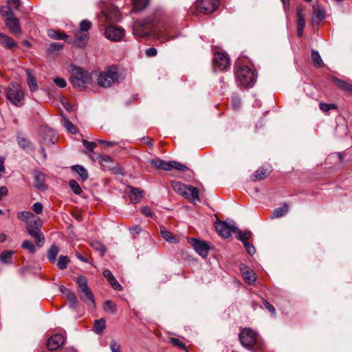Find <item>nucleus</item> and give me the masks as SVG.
I'll use <instances>...</instances> for the list:
<instances>
[{
	"instance_id": "f257e3e1",
	"label": "nucleus",
	"mask_w": 352,
	"mask_h": 352,
	"mask_svg": "<svg viewBox=\"0 0 352 352\" xmlns=\"http://www.w3.org/2000/svg\"><path fill=\"white\" fill-rule=\"evenodd\" d=\"M124 79L122 75L116 67H109L98 75V84L104 88L111 87L115 83H118Z\"/></svg>"
},
{
	"instance_id": "f03ea898",
	"label": "nucleus",
	"mask_w": 352,
	"mask_h": 352,
	"mask_svg": "<svg viewBox=\"0 0 352 352\" xmlns=\"http://www.w3.org/2000/svg\"><path fill=\"white\" fill-rule=\"evenodd\" d=\"M69 71L71 74L70 82L74 87L82 89L91 83L90 74L82 68L71 65Z\"/></svg>"
},
{
	"instance_id": "7ed1b4c3",
	"label": "nucleus",
	"mask_w": 352,
	"mask_h": 352,
	"mask_svg": "<svg viewBox=\"0 0 352 352\" xmlns=\"http://www.w3.org/2000/svg\"><path fill=\"white\" fill-rule=\"evenodd\" d=\"M171 186L175 192L193 202L199 199V191L197 188L187 186L180 182H171Z\"/></svg>"
},
{
	"instance_id": "20e7f679",
	"label": "nucleus",
	"mask_w": 352,
	"mask_h": 352,
	"mask_svg": "<svg viewBox=\"0 0 352 352\" xmlns=\"http://www.w3.org/2000/svg\"><path fill=\"white\" fill-rule=\"evenodd\" d=\"M148 162L151 165L156 167L157 169L166 171L175 169L184 172L189 169L188 167H187L185 164H181L176 161L165 162L160 159H153L148 160Z\"/></svg>"
},
{
	"instance_id": "39448f33",
	"label": "nucleus",
	"mask_w": 352,
	"mask_h": 352,
	"mask_svg": "<svg viewBox=\"0 0 352 352\" xmlns=\"http://www.w3.org/2000/svg\"><path fill=\"white\" fill-rule=\"evenodd\" d=\"M236 78L239 84L244 87L253 86L256 80L254 72L247 66H242L236 70Z\"/></svg>"
},
{
	"instance_id": "423d86ee",
	"label": "nucleus",
	"mask_w": 352,
	"mask_h": 352,
	"mask_svg": "<svg viewBox=\"0 0 352 352\" xmlns=\"http://www.w3.org/2000/svg\"><path fill=\"white\" fill-rule=\"evenodd\" d=\"M80 293V297L86 304H91L95 307L94 294L87 285V280L83 276H78L76 280Z\"/></svg>"
},
{
	"instance_id": "0eeeda50",
	"label": "nucleus",
	"mask_w": 352,
	"mask_h": 352,
	"mask_svg": "<svg viewBox=\"0 0 352 352\" xmlns=\"http://www.w3.org/2000/svg\"><path fill=\"white\" fill-rule=\"evenodd\" d=\"M6 97L12 104L19 107L23 104L24 94L19 84L11 83L7 89Z\"/></svg>"
},
{
	"instance_id": "6e6552de",
	"label": "nucleus",
	"mask_w": 352,
	"mask_h": 352,
	"mask_svg": "<svg viewBox=\"0 0 352 352\" xmlns=\"http://www.w3.org/2000/svg\"><path fill=\"white\" fill-rule=\"evenodd\" d=\"M241 344L245 348L253 346L257 340V333L250 328H244L239 335Z\"/></svg>"
},
{
	"instance_id": "1a4fd4ad",
	"label": "nucleus",
	"mask_w": 352,
	"mask_h": 352,
	"mask_svg": "<svg viewBox=\"0 0 352 352\" xmlns=\"http://www.w3.org/2000/svg\"><path fill=\"white\" fill-rule=\"evenodd\" d=\"M152 31V26L148 20L137 21L133 26V34L138 37L148 36Z\"/></svg>"
},
{
	"instance_id": "9d476101",
	"label": "nucleus",
	"mask_w": 352,
	"mask_h": 352,
	"mask_svg": "<svg viewBox=\"0 0 352 352\" xmlns=\"http://www.w3.org/2000/svg\"><path fill=\"white\" fill-rule=\"evenodd\" d=\"M219 6L217 0H198L197 2V10L204 14L213 12Z\"/></svg>"
},
{
	"instance_id": "9b49d317",
	"label": "nucleus",
	"mask_w": 352,
	"mask_h": 352,
	"mask_svg": "<svg viewBox=\"0 0 352 352\" xmlns=\"http://www.w3.org/2000/svg\"><path fill=\"white\" fill-rule=\"evenodd\" d=\"M125 31L121 27L109 25L107 27L104 34L107 39L112 41H120L124 36Z\"/></svg>"
},
{
	"instance_id": "f8f14e48",
	"label": "nucleus",
	"mask_w": 352,
	"mask_h": 352,
	"mask_svg": "<svg viewBox=\"0 0 352 352\" xmlns=\"http://www.w3.org/2000/svg\"><path fill=\"white\" fill-rule=\"evenodd\" d=\"M188 243L193 247L196 252L200 256L204 258H206L208 256L210 247L207 243L195 238L189 239Z\"/></svg>"
},
{
	"instance_id": "ddd939ff",
	"label": "nucleus",
	"mask_w": 352,
	"mask_h": 352,
	"mask_svg": "<svg viewBox=\"0 0 352 352\" xmlns=\"http://www.w3.org/2000/svg\"><path fill=\"white\" fill-rule=\"evenodd\" d=\"M230 65L229 58L222 52H215L214 54L213 65L214 69L219 68L220 70H224Z\"/></svg>"
},
{
	"instance_id": "4468645a",
	"label": "nucleus",
	"mask_w": 352,
	"mask_h": 352,
	"mask_svg": "<svg viewBox=\"0 0 352 352\" xmlns=\"http://www.w3.org/2000/svg\"><path fill=\"white\" fill-rule=\"evenodd\" d=\"M216 230L219 235L227 239L231 236L232 233H235L238 228L226 222H220L216 225Z\"/></svg>"
},
{
	"instance_id": "2eb2a0df",
	"label": "nucleus",
	"mask_w": 352,
	"mask_h": 352,
	"mask_svg": "<svg viewBox=\"0 0 352 352\" xmlns=\"http://www.w3.org/2000/svg\"><path fill=\"white\" fill-rule=\"evenodd\" d=\"M65 342V338L60 334H55L51 336L47 343V349L50 351L56 350Z\"/></svg>"
},
{
	"instance_id": "dca6fc26",
	"label": "nucleus",
	"mask_w": 352,
	"mask_h": 352,
	"mask_svg": "<svg viewBox=\"0 0 352 352\" xmlns=\"http://www.w3.org/2000/svg\"><path fill=\"white\" fill-rule=\"evenodd\" d=\"M312 23L314 24H319L324 19V10L318 4H314L312 6Z\"/></svg>"
},
{
	"instance_id": "f3484780",
	"label": "nucleus",
	"mask_w": 352,
	"mask_h": 352,
	"mask_svg": "<svg viewBox=\"0 0 352 352\" xmlns=\"http://www.w3.org/2000/svg\"><path fill=\"white\" fill-rule=\"evenodd\" d=\"M6 24L12 34H19L21 31L19 21L15 16L7 18Z\"/></svg>"
},
{
	"instance_id": "a211bd4d",
	"label": "nucleus",
	"mask_w": 352,
	"mask_h": 352,
	"mask_svg": "<svg viewBox=\"0 0 352 352\" xmlns=\"http://www.w3.org/2000/svg\"><path fill=\"white\" fill-rule=\"evenodd\" d=\"M128 194L131 201L134 203H138L143 197V191L138 188L128 186Z\"/></svg>"
},
{
	"instance_id": "6ab92c4d",
	"label": "nucleus",
	"mask_w": 352,
	"mask_h": 352,
	"mask_svg": "<svg viewBox=\"0 0 352 352\" xmlns=\"http://www.w3.org/2000/svg\"><path fill=\"white\" fill-rule=\"evenodd\" d=\"M87 40V32L77 31L75 33V39L74 40L73 43L78 47H82L86 44Z\"/></svg>"
},
{
	"instance_id": "aec40b11",
	"label": "nucleus",
	"mask_w": 352,
	"mask_h": 352,
	"mask_svg": "<svg viewBox=\"0 0 352 352\" xmlns=\"http://www.w3.org/2000/svg\"><path fill=\"white\" fill-rule=\"evenodd\" d=\"M44 181H45V175L43 173H41L40 172H36L34 173V186L36 188H37L40 190L45 189Z\"/></svg>"
},
{
	"instance_id": "412c9836",
	"label": "nucleus",
	"mask_w": 352,
	"mask_h": 352,
	"mask_svg": "<svg viewBox=\"0 0 352 352\" xmlns=\"http://www.w3.org/2000/svg\"><path fill=\"white\" fill-rule=\"evenodd\" d=\"M26 73L28 75V85L31 91H35L38 89L36 80L34 76L33 71L32 69H27Z\"/></svg>"
},
{
	"instance_id": "4be33fe9",
	"label": "nucleus",
	"mask_w": 352,
	"mask_h": 352,
	"mask_svg": "<svg viewBox=\"0 0 352 352\" xmlns=\"http://www.w3.org/2000/svg\"><path fill=\"white\" fill-rule=\"evenodd\" d=\"M160 233L162 236L168 242L176 243L179 241L176 235L162 228H161Z\"/></svg>"
},
{
	"instance_id": "5701e85b",
	"label": "nucleus",
	"mask_w": 352,
	"mask_h": 352,
	"mask_svg": "<svg viewBox=\"0 0 352 352\" xmlns=\"http://www.w3.org/2000/svg\"><path fill=\"white\" fill-rule=\"evenodd\" d=\"M94 331L96 334L101 335L106 328V321L104 318L96 320L94 322Z\"/></svg>"
},
{
	"instance_id": "b1692460",
	"label": "nucleus",
	"mask_w": 352,
	"mask_h": 352,
	"mask_svg": "<svg viewBox=\"0 0 352 352\" xmlns=\"http://www.w3.org/2000/svg\"><path fill=\"white\" fill-rule=\"evenodd\" d=\"M333 83L342 90L352 92V85L337 78H333Z\"/></svg>"
},
{
	"instance_id": "393cba45",
	"label": "nucleus",
	"mask_w": 352,
	"mask_h": 352,
	"mask_svg": "<svg viewBox=\"0 0 352 352\" xmlns=\"http://www.w3.org/2000/svg\"><path fill=\"white\" fill-rule=\"evenodd\" d=\"M289 210V207L287 204H284L280 208L274 210L271 218H279L285 216Z\"/></svg>"
},
{
	"instance_id": "a878e982",
	"label": "nucleus",
	"mask_w": 352,
	"mask_h": 352,
	"mask_svg": "<svg viewBox=\"0 0 352 352\" xmlns=\"http://www.w3.org/2000/svg\"><path fill=\"white\" fill-rule=\"evenodd\" d=\"M15 252L12 250H4L0 254V261L3 263H11L12 261V256Z\"/></svg>"
},
{
	"instance_id": "bb28decb",
	"label": "nucleus",
	"mask_w": 352,
	"mask_h": 352,
	"mask_svg": "<svg viewBox=\"0 0 352 352\" xmlns=\"http://www.w3.org/2000/svg\"><path fill=\"white\" fill-rule=\"evenodd\" d=\"M59 252V248L56 245H52L47 251V258L51 263H54Z\"/></svg>"
},
{
	"instance_id": "cd10ccee",
	"label": "nucleus",
	"mask_w": 352,
	"mask_h": 352,
	"mask_svg": "<svg viewBox=\"0 0 352 352\" xmlns=\"http://www.w3.org/2000/svg\"><path fill=\"white\" fill-rule=\"evenodd\" d=\"M47 34L50 38H54V39L67 40V38H68V36L66 34L60 32V31H58V30H48Z\"/></svg>"
},
{
	"instance_id": "c85d7f7f",
	"label": "nucleus",
	"mask_w": 352,
	"mask_h": 352,
	"mask_svg": "<svg viewBox=\"0 0 352 352\" xmlns=\"http://www.w3.org/2000/svg\"><path fill=\"white\" fill-rule=\"evenodd\" d=\"M0 41L6 47L8 48H12L16 46L14 41L9 36L0 32Z\"/></svg>"
},
{
	"instance_id": "c756f323",
	"label": "nucleus",
	"mask_w": 352,
	"mask_h": 352,
	"mask_svg": "<svg viewBox=\"0 0 352 352\" xmlns=\"http://www.w3.org/2000/svg\"><path fill=\"white\" fill-rule=\"evenodd\" d=\"M311 59L315 66L317 67H322L324 63L318 51L313 50L311 52Z\"/></svg>"
},
{
	"instance_id": "7c9ffc66",
	"label": "nucleus",
	"mask_w": 352,
	"mask_h": 352,
	"mask_svg": "<svg viewBox=\"0 0 352 352\" xmlns=\"http://www.w3.org/2000/svg\"><path fill=\"white\" fill-rule=\"evenodd\" d=\"M63 47V45L57 43H52L47 48V54H57L62 50Z\"/></svg>"
},
{
	"instance_id": "2f4dec72",
	"label": "nucleus",
	"mask_w": 352,
	"mask_h": 352,
	"mask_svg": "<svg viewBox=\"0 0 352 352\" xmlns=\"http://www.w3.org/2000/svg\"><path fill=\"white\" fill-rule=\"evenodd\" d=\"M235 233H236L237 239L243 242V243H245V242H248V240L251 236V232L249 230H245L243 232H242L238 228V230H236V232Z\"/></svg>"
},
{
	"instance_id": "473e14b6",
	"label": "nucleus",
	"mask_w": 352,
	"mask_h": 352,
	"mask_svg": "<svg viewBox=\"0 0 352 352\" xmlns=\"http://www.w3.org/2000/svg\"><path fill=\"white\" fill-rule=\"evenodd\" d=\"M243 276L245 281L250 285L254 283L256 279V274L252 271H244L243 272Z\"/></svg>"
},
{
	"instance_id": "72a5a7b5",
	"label": "nucleus",
	"mask_w": 352,
	"mask_h": 352,
	"mask_svg": "<svg viewBox=\"0 0 352 352\" xmlns=\"http://www.w3.org/2000/svg\"><path fill=\"white\" fill-rule=\"evenodd\" d=\"M73 170L76 171L82 178V179L86 180L88 177V173L86 169L80 165H76L72 167Z\"/></svg>"
},
{
	"instance_id": "f704fd0d",
	"label": "nucleus",
	"mask_w": 352,
	"mask_h": 352,
	"mask_svg": "<svg viewBox=\"0 0 352 352\" xmlns=\"http://www.w3.org/2000/svg\"><path fill=\"white\" fill-rule=\"evenodd\" d=\"M69 261V260L67 256L60 255L58 257L57 265L60 270H65L67 267Z\"/></svg>"
},
{
	"instance_id": "c9c22d12",
	"label": "nucleus",
	"mask_w": 352,
	"mask_h": 352,
	"mask_svg": "<svg viewBox=\"0 0 352 352\" xmlns=\"http://www.w3.org/2000/svg\"><path fill=\"white\" fill-rule=\"evenodd\" d=\"M17 217L23 221H28L32 218H35L34 215L32 212L26 211L19 212Z\"/></svg>"
},
{
	"instance_id": "e433bc0d",
	"label": "nucleus",
	"mask_w": 352,
	"mask_h": 352,
	"mask_svg": "<svg viewBox=\"0 0 352 352\" xmlns=\"http://www.w3.org/2000/svg\"><path fill=\"white\" fill-rule=\"evenodd\" d=\"M63 125L65 129L72 134H75L76 133V129L75 126L67 119L64 118L63 121Z\"/></svg>"
},
{
	"instance_id": "4c0bfd02",
	"label": "nucleus",
	"mask_w": 352,
	"mask_h": 352,
	"mask_svg": "<svg viewBox=\"0 0 352 352\" xmlns=\"http://www.w3.org/2000/svg\"><path fill=\"white\" fill-rule=\"evenodd\" d=\"M104 309L106 311L114 314L116 311V305L112 301L107 300L104 305Z\"/></svg>"
},
{
	"instance_id": "58836bf2",
	"label": "nucleus",
	"mask_w": 352,
	"mask_h": 352,
	"mask_svg": "<svg viewBox=\"0 0 352 352\" xmlns=\"http://www.w3.org/2000/svg\"><path fill=\"white\" fill-rule=\"evenodd\" d=\"M27 230L28 233L34 238L36 237V236L41 232L37 228H33L32 222L28 223Z\"/></svg>"
},
{
	"instance_id": "ea45409f",
	"label": "nucleus",
	"mask_w": 352,
	"mask_h": 352,
	"mask_svg": "<svg viewBox=\"0 0 352 352\" xmlns=\"http://www.w3.org/2000/svg\"><path fill=\"white\" fill-rule=\"evenodd\" d=\"M148 3V0H134V6L136 10H142L144 9Z\"/></svg>"
},
{
	"instance_id": "a19ab883",
	"label": "nucleus",
	"mask_w": 352,
	"mask_h": 352,
	"mask_svg": "<svg viewBox=\"0 0 352 352\" xmlns=\"http://www.w3.org/2000/svg\"><path fill=\"white\" fill-rule=\"evenodd\" d=\"M91 23L88 20H83L80 23V30L78 31L82 32H87L91 28Z\"/></svg>"
},
{
	"instance_id": "79ce46f5",
	"label": "nucleus",
	"mask_w": 352,
	"mask_h": 352,
	"mask_svg": "<svg viewBox=\"0 0 352 352\" xmlns=\"http://www.w3.org/2000/svg\"><path fill=\"white\" fill-rule=\"evenodd\" d=\"M268 172L266 169H258L254 173V177L256 179H263L267 177Z\"/></svg>"
},
{
	"instance_id": "37998d69",
	"label": "nucleus",
	"mask_w": 352,
	"mask_h": 352,
	"mask_svg": "<svg viewBox=\"0 0 352 352\" xmlns=\"http://www.w3.org/2000/svg\"><path fill=\"white\" fill-rule=\"evenodd\" d=\"M18 144L23 149H28L31 146L30 142L24 138H19Z\"/></svg>"
},
{
	"instance_id": "c03bdc74",
	"label": "nucleus",
	"mask_w": 352,
	"mask_h": 352,
	"mask_svg": "<svg viewBox=\"0 0 352 352\" xmlns=\"http://www.w3.org/2000/svg\"><path fill=\"white\" fill-rule=\"evenodd\" d=\"M69 186L73 192L76 195H79L82 191L81 188L75 180H71L69 182Z\"/></svg>"
},
{
	"instance_id": "a18cd8bd",
	"label": "nucleus",
	"mask_w": 352,
	"mask_h": 352,
	"mask_svg": "<svg viewBox=\"0 0 352 352\" xmlns=\"http://www.w3.org/2000/svg\"><path fill=\"white\" fill-rule=\"evenodd\" d=\"M0 12L3 16H6L7 18L14 16V14L10 7H1L0 9Z\"/></svg>"
},
{
	"instance_id": "49530a36",
	"label": "nucleus",
	"mask_w": 352,
	"mask_h": 352,
	"mask_svg": "<svg viewBox=\"0 0 352 352\" xmlns=\"http://www.w3.org/2000/svg\"><path fill=\"white\" fill-rule=\"evenodd\" d=\"M109 283L111 285V286L116 290H121L122 286L117 281V280L115 278L114 276L108 280Z\"/></svg>"
},
{
	"instance_id": "de8ad7c7",
	"label": "nucleus",
	"mask_w": 352,
	"mask_h": 352,
	"mask_svg": "<svg viewBox=\"0 0 352 352\" xmlns=\"http://www.w3.org/2000/svg\"><path fill=\"white\" fill-rule=\"evenodd\" d=\"M22 248L29 250L31 253H34L36 250L34 245L30 241H23L22 243Z\"/></svg>"
},
{
	"instance_id": "09e8293b",
	"label": "nucleus",
	"mask_w": 352,
	"mask_h": 352,
	"mask_svg": "<svg viewBox=\"0 0 352 352\" xmlns=\"http://www.w3.org/2000/svg\"><path fill=\"white\" fill-rule=\"evenodd\" d=\"M320 108L322 111L327 112L330 109H336V106L333 104L320 103Z\"/></svg>"
},
{
	"instance_id": "8fccbe9b",
	"label": "nucleus",
	"mask_w": 352,
	"mask_h": 352,
	"mask_svg": "<svg viewBox=\"0 0 352 352\" xmlns=\"http://www.w3.org/2000/svg\"><path fill=\"white\" fill-rule=\"evenodd\" d=\"M110 349L111 352H120V344L116 340H111L110 342Z\"/></svg>"
},
{
	"instance_id": "3c124183",
	"label": "nucleus",
	"mask_w": 352,
	"mask_h": 352,
	"mask_svg": "<svg viewBox=\"0 0 352 352\" xmlns=\"http://www.w3.org/2000/svg\"><path fill=\"white\" fill-rule=\"evenodd\" d=\"M54 82L60 88H64L67 85L66 80L61 77H56L54 78Z\"/></svg>"
},
{
	"instance_id": "603ef678",
	"label": "nucleus",
	"mask_w": 352,
	"mask_h": 352,
	"mask_svg": "<svg viewBox=\"0 0 352 352\" xmlns=\"http://www.w3.org/2000/svg\"><path fill=\"white\" fill-rule=\"evenodd\" d=\"M82 144L86 148H87L90 151H93L96 146V143L93 142H89L86 140H82Z\"/></svg>"
},
{
	"instance_id": "864d4df0",
	"label": "nucleus",
	"mask_w": 352,
	"mask_h": 352,
	"mask_svg": "<svg viewBox=\"0 0 352 352\" xmlns=\"http://www.w3.org/2000/svg\"><path fill=\"white\" fill-rule=\"evenodd\" d=\"M243 245L245 248L248 254H250V255H253L256 252L255 248L254 247L253 245H252L249 242H245V243H243Z\"/></svg>"
},
{
	"instance_id": "5fc2aeb1",
	"label": "nucleus",
	"mask_w": 352,
	"mask_h": 352,
	"mask_svg": "<svg viewBox=\"0 0 352 352\" xmlns=\"http://www.w3.org/2000/svg\"><path fill=\"white\" fill-rule=\"evenodd\" d=\"M64 293L69 302L75 301L77 299L75 294L67 289H65Z\"/></svg>"
},
{
	"instance_id": "6e6d98bb",
	"label": "nucleus",
	"mask_w": 352,
	"mask_h": 352,
	"mask_svg": "<svg viewBox=\"0 0 352 352\" xmlns=\"http://www.w3.org/2000/svg\"><path fill=\"white\" fill-rule=\"evenodd\" d=\"M263 305L271 313L272 316H274L276 314V310L274 306H272L270 302H268L267 300H263Z\"/></svg>"
},
{
	"instance_id": "4d7b16f0",
	"label": "nucleus",
	"mask_w": 352,
	"mask_h": 352,
	"mask_svg": "<svg viewBox=\"0 0 352 352\" xmlns=\"http://www.w3.org/2000/svg\"><path fill=\"white\" fill-rule=\"evenodd\" d=\"M32 210L36 214H41L43 211V206L41 203L36 202L32 206Z\"/></svg>"
},
{
	"instance_id": "13d9d810",
	"label": "nucleus",
	"mask_w": 352,
	"mask_h": 352,
	"mask_svg": "<svg viewBox=\"0 0 352 352\" xmlns=\"http://www.w3.org/2000/svg\"><path fill=\"white\" fill-rule=\"evenodd\" d=\"M170 342L175 346H177L182 349H186L185 344L184 343H182L179 339L173 338H171Z\"/></svg>"
},
{
	"instance_id": "bf43d9fd",
	"label": "nucleus",
	"mask_w": 352,
	"mask_h": 352,
	"mask_svg": "<svg viewBox=\"0 0 352 352\" xmlns=\"http://www.w3.org/2000/svg\"><path fill=\"white\" fill-rule=\"evenodd\" d=\"M141 212L142 214H144L146 217H151L153 215V213L151 210V209L148 207H144L141 209Z\"/></svg>"
},
{
	"instance_id": "052dcab7",
	"label": "nucleus",
	"mask_w": 352,
	"mask_h": 352,
	"mask_svg": "<svg viewBox=\"0 0 352 352\" xmlns=\"http://www.w3.org/2000/svg\"><path fill=\"white\" fill-rule=\"evenodd\" d=\"M33 221H30V222H32L33 228H37V229H39V228L42 226V221L40 218L35 217L33 218Z\"/></svg>"
},
{
	"instance_id": "680f3d73",
	"label": "nucleus",
	"mask_w": 352,
	"mask_h": 352,
	"mask_svg": "<svg viewBox=\"0 0 352 352\" xmlns=\"http://www.w3.org/2000/svg\"><path fill=\"white\" fill-rule=\"evenodd\" d=\"M35 239V241L36 243H37L38 245L39 246H41L44 242V236L42 232H41L40 234H38L36 237L34 238Z\"/></svg>"
},
{
	"instance_id": "e2e57ef3",
	"label": "nucleus",
	"mask_w": 352,
	"mask_h": 352,
	"mask_svg": "<svg viewBox=\"0 0 352 352\" xmlns=\"http://www.w3.org/2000/svg\"><path fill=\"white\" fill-rule=\"evenodd\" d=\"M8 3L12 6L15 9H19L21 6L20 0H8Z\"/></svg>"
},
{
	"instance_id": "0e129e2a",
	"label": "nucleus",
	"mask_w": 352,
	"mask_h": 352,
	"mask_svg": "<svg viewBox=\"0 0 352 352\" xmlns=\"http://www.w3.org/2000/svg\"><path fill=\"white\" fill-rule=\"evenodd\" d=\"M141 230H142V229H141L140 226H134L130 228V232L133 236L140 233Z\"/></svg>"
},
{
	"instance_id": "69168bd1",
	"label": "nucleus",
	"mask_w": 352,
	"mask_h": 352,
	"mask_svg": "<svg viewBox=\"0 0 352 352\" xmlns=\"http://www.w3.org/2000/svg\"><path fill=\"white\" fill-rule=\"evenodd\" d=\"M157 50L154 47H150L146 50V54L148 56H155L157 55Z\"/></svg>"
},
{
	"instance_id": "338daca9",
	"label": "nucleus",
	"mask_w": 352,
	"mask_h": 352,
	"mask_svg": "<svg viewBox=\"0 0 352 352\" xmlns=\"http://www.w3.org/2000/svg\"><path fill=\"white\" fill-rule=\"evenodd\" d=\"M8 193V188L6 186L0 187V201L2 199L3 197L6 196Z\"/></svg>"
},
{
	"instance_id": "774afa93",
	"label": "nucleus",
	"mask_w": 352,
	"mask_h": 352,
	"mask_svg": "<svg viewBox=\"0 0 352 352\" xmlns=\"http://www.w3.org/2000/svg\"><path fill=\"white\" fill-rule=\"evenodd\" d=\"M305 19H298L297 20V28H302L304 29L305 28Z\"/></svg>"
}]
</instances>
